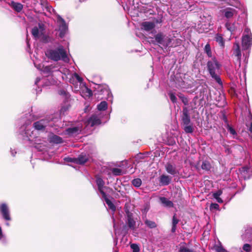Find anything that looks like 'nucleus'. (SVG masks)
Masks as SVG:
<instances>
[{"mask_svg":"<svg viewBox=\"0 0 252 252\" xmlns=\"http://www.w3.org/2000/svg\"><path fill=\"white\" fill-rule=\"evenodd\" d=\"M63 139L60 136L53 134L50 137V142L55 144H60L63 143Z\"/></svg>","mask_w":252,"mask_h":252,"instance_id":"nucleus-20","label":"nucleus"},{"mask_svg":"<svg viewBox=\"0 0 252 252\" xmlns=\"http://www.w3.org/2000/svg\"><path fill=\"white\" fill-rule=\"evenodd\" d=\"M124 211L126 214V216H129L130 215L133 214L131 212L129 211V207L128 204H126L124 207Z\"/></svg>","mask_w":252,"mask_h":252,"instance_id":"nucleus-44","label":"nucleus"},{"mask_svg":"<svg viewBox=\"0 0 252 252\" xmlns=\"http://www.w3.org/2000/svg\"><path fill=\"white\" fill-rule=\"evenodd\" d=\"M145 224L150 228H155L157 227V224L154 221L150 220H149L146 219L145 220Z\"/></svg>","mask_w":252,"mask_h":252,"instance_id":"nucleus-28","label":"nucleus"},{"mask_svg":"<svg viewBox=\"0 0 252 252\" xmlns=\"http://www.w3.org/2000/svg\"><path fill=\"white\" fill-rule=\"evenodd\" d=\"M0 213L4 220L8 221L11 220L9 209L5 203H2L0 205Z\"/></svg>","mask_w":252,"mask_h":252,"instance_id":"nucleus-6","label":"nucleus"},{"mask_svg":"<svg viewBox=\"0 0 252 252\" xmlns=\"http://www.w3.org/2000/svg\"><path fill=\"white\" fill-rule=\"evenodd\" d=\"M224 149H225V153H227V154L231 153V151L230 150V148L229 147L228 145H227L226 144L223 145Z\"/></svg>","mask_w":252,"mask_h":252,"instance_id":"nucleus-49","label":"nucleus"},{"mask_svg":"<svg viewBox=\"0 0 252 252\" xmlns=\"http://www.w3.org/2000/svg\"><path fill=\"white\" fill-rule=\"evenodd\" d=\"M10 6L16 12H20L22 11L23 6L19 2H14L12 1L10 4Z\"/></svg>","mask_w":252,"mask_h":252,"instance_id":"nucleus-16","label":"nucleus"},{"mask_svg":"<svg viewBox=\"0 0 252 252\" xmlns=\"http://www.w3.org/2000/svg\"><path fill=\"white\" fill-rule=\"evenodd\" d=\"M86 93H87V95L89 97L93 95V92L92 90L87 87L86 88Z\"/></svg>","mask_w":252,"mask_h":252,"instance_id":"nucleus-50","label":"nucleus"},{"mask_svg":"<svg viewBox=\"0 0 252 252\" xmlns=\"http://www.w3.org/2000/svg\"><path fill=\"white\" fill-rule=\"evenodd\" d=\"M141 27L144 30L146 31H150L155 27V24L153 22L146 21L141 23Z\"/></svg>","mask_w":252,"mask_h":252,"instance_id":"nucleus-12","label":"nucleus"},{"mask_svg":"<svg viewBox=\"0 0 252 252\" xmlns=\"http://www.w3.org/2000/svg\"><path fill=\"white\" fill-rule=\"evenodd\" d=\"M232 51V56L235 58L237 62L240 63L242 54L239 42H235L234 43Z\"/></svg>","mask_w":252,"mask_h":252,"instance_id":"nucleus-7","label":"nucleus"},{"mask_svg":"<svg viewBox=\"0 0 252 252\" xmlns=\"http://www.w3.org/2000/svg\"><path fill=\"white\" fill-rule=\"evenodd\" d=\"M165 36L162 32H158L155 35V41L163 46Z\"/></svg>","mask_w":252,"mask_h":252,"instance_id":"nucleus-18","label":"nucleus"},{"mask_svg":"<svg viewBox=\"0 0 252 252\" xmlns=\"http://www.w3.org/2000/svg\"><path fill=\"white\" fill-rule=\"evenodd\" d=\"M126 225L124 226V228H126Z\"/></svg>","mask_w":252,"mask_h":252,"instance_id":"nucleus-64","label":"nucleus"},{"mask_svg":"<svg viewBox=\"0 0 252 252\" xmlns=\"http://www.w3.org/2000/svg\"><path fill=\"white\" fill-rule=\"evenodd\" d=\"M222 193V191L220 189L213 194L214 198H215L217 200V202L220 203H222L223 202L222 199L220 197Z\"/></svg>","mask_w":252,"mask_h":252,"instance_id":"nucleus-24","label":"nucleus"},{"mask_svg":"<svg viewBox=\"0 0 252 252\" xmlns=\"http://www.w3.org/2000/svg\"><path fill=\"white\" fill-rule=\"evenodd\" d=\"M58 21L61 22L60 25V30H67V26L64 20L60 16L58 15L57 17Z\"/></svg>","mask_w":252,"mask_h":252,"instance_id":"nucleus-22","label":"nucleus"},{"mask_svg":"<svg viewBox=\"0 0 252 252\" xmlns=\"http://www.w3.org/2000/svg\"><path fill=\"white\" fill-rule=\"evenodd\" d=\"M178 96L179 98L182 100V102L185 105H187L189 104V100L188 97H186L184 94L181 93H180L178 94Z\"/></svg>","mask_w":252,"mask_h":252,"instance_id":"nucleus-29","label":"nucleus"},{"mask_svg":"<svg viewBox=\"0 0 252 252\" xmlns=\"http://www.w3.org/2000/svg\"><path fill=\"white\" fill-rule=\"evenodd\" d=\"M66 94V92L64 90H61L60 91V94Z\"/></svg>","mask_w":252,"mask_h":252,"instance_id":"nucleus-59","label":"nucleus"},{"mask_svg":"<svg viewBox=\"0 0 252 252\" xmlns=\"http://www.w3.org/2000/svg\"><path fill=\"white\" fill-rule=\"evenodd\" d=\"M243 250L246 252H251L252 251V246L249 244H245L243 246Z\"/></svg>","mask_w":252,"mask_h":252,"instance_id":"nucleus-42","label":"nucleus"},{"mask_svg":"<svg viewBox=\"0 0 252 252\" xmlns=\"http://www.w3.org/2000/svg\"><path fill=\"white\" fill-rule=\"evenodd\" d=\"M226 128L227 129V130L230 132V133L231 134H232L233 135H237V133H236L235 130L229 125H227V126H226Z\"/></svg>","mask_w":252,"mask_h":252,"instance_id":"nucleus-43","label":"nucleus"},{"mask_svg":"<svg viewBox=\"0 0 252 252\" xmlns=\"http://www.w3.org/2000/svg\"><path fill=\"white\" fill-rule=\"evenodd\" d=\"M65 160L67 162H74L75 163H76V158H65Z\"/></svg>","mask_w":252,"mask_h":252,"instance_id":"nucleus-47","label":"nucleus"},{"mask_svg":"<svg viewBox=\"0 0 252 252\" xmlns=\"http://www.w3.org/2000/svg\"><path fill=\"white\" fill-rule=\"evenodd\" d=\"M102 198L104 199L106 204L107 205L109 209L112 211H115L116 208L115 205L111 202V201L108 198L107 195L105 194L104 195H102Z\"/></svg>","mask_w":252,"mask_h":252,"instance_id":"nucleus-15","label":"nucleus"},{"mask_svg":"<svg viewBox=\"0 0 252 252\" xmlns=\"http://www.w3.org/2000/svg\"><path fill=\"white\" fill-rule=\"evenodd\" d=\"M162 22L161 20V19H159V20H157L156 21V23H160Z\"/></svg>","mask_w":252,"mask_h":252,"instance_id":"nucleus-62","label":"nucleus"},{"mask_svg":"<svg viewBox=\"0 0 252 252\" xmlns=\"http://www.w3.org/2000/svg\"><path fill=\"white\" fill-rule=\"evenodd\" d=\"M250 32V30L248 28H246L244 30V32L246 33L247 34L249 35V33Z\"/></svg>","mask_w":252,"mask_h":252,"instance_id":"nucleus-58","label":"nucleus"},{"mask_svg":"<svg viewBox=\"0 0 252 252\" xmlns=\"http://www.w3.org/2000/svg\"><path fill=\"white\" fill-rule=\"evenodd\" d=\"M49 37L48 36H44L42 38V41L43 43H48L49 42Z\"/></svg>","mask_w":252,"mask_h":252,"instance_id":"nucleus-52","label":"nucleus"},{"mask_svg":"<svg viewBox=\"0 0 252 252\" xmlns=\"http://www.w3.org/2000/svg\"><path fill=\"white\" fill-rule=\"evenodd\" d=\"M176 230V225H172L171 231L172 233H174Z\"/></svg>","mask_w":252,"mask_h":252,"instance_id":"nucleus-57","label":"nucleus"},{"mask_svg":"<svg viewBox=\"0 0 252 252\" xmlns=\"http://www.w3.org/2000/svg\"><path fill=\"white\" fill-rule=\"evenodd\" d=\"M225 26L227 30L231 32H232L235 30L234 24H231L230 22H226L225 24Z\"/></svg>","mask_w":252,"mask_h":252,"instance_id":"nucleus-34","label":"nucleus"},{"mask_svg":"<svg viewBox=\"0 0 252 252\" xmlns=\"http://www.w3.org/2000/svg\"><path fill=\"white\" fill-rule=\"evenodd\" d=\"M179 252H196L194 250L189 249L187 247H181L179 249Z\"/></svg>","mask_w":252,"mask_h":252,"instance_id":"nucleus-33","label":"nucleus"},{"mask_svg":"<svg viewBox=\"0 0 252 252\" xmlns=\"http://www.w3.org/2000/svg\"><path fill=\"white\" fill-rule=\"evenodd\" d=\"M220 64L215 57L213 58L212 60L208 61L207 63V70L211 77L219 85H222L221 79L218 74L220 69Z\"/></svg>","mask_w":252,"mask_h":252,"instance_id":"nucleus-1","label":"nucleus"},{"mask_svg":"<svg viewBox=\"0 0 252 252\" xmlns=\"http://www.w3.org/2000/svg\"><path fill=\"white\" fill-rule=\"evenodd\" d=\"M235 2L236 3H238V1L237 0H235Z\"/></svg>","mask_w":252,"mask_h":252,"instance_id":"nucleus-63","label":"nucleus"},{"mask_svg":"<svg viewBox=\"0 0 252 252\" xmlns=\"http://www.w3.org/2000/svg\"><path fill=\"white\" fill-rule=\"evenodd\" d=\"M50 120L48 119H43L34 122L33 124L34 128L38 131L43 132L45 131L46 127L49 125Z\"/></svg>","mask_w":252,"mask_h":252,"instance_id":"nucleus-5","label":"nucleus"},{"mask_svg":"<svg viewBox=\"0 0 252 252\" xmlns=\"http://www.w3.org/2000/svg\"><path fill=\"white\" fill-rule=\"evenodd\" d=\"M66 30H60V33H59V36L61 38H63L64 37Z\"/></svg>","mask_w":252,"mask_h":252,"instance_id":"nucleus-51","label":"nucleus"},{"mask_svg":"<svg viewBox=\"0 0 252 252\" xmlns=\"http://www.w3.org/2000/svg\"><path fill=\"white\" fill-rule=\"evenodd\" d=\"M171 180V178L169 176L163 174L160 176L159 184L161 186H167L170 183Z\"/></svg>","mask_w":252,"mask_h":252,"instance_id":"nucleus-11","label":"nucleus"},{"mask_svg":"<svg viewBox=\"0 0 252 252\" xmlns=\"http://www.w3.org/2000/svg\"><path fill=\"white\" fill-rule=\"evenodd\" d=\"M112 172L114 175L119 176L122 174V170L118 168H114L112 169Z\"/></svg>","mask_w":252,"mask_h":252,"instance_id":"nucleus-38","label":"nucleus"},{"mask_svg":"<svg viewBox=\"0 0 252 252\" xmlns=\"http://www.w3.org/2000/svg\"><path fill=\"white\" fill-rule=\"evenodd\" d=\"M76 159L77 161L76 164H84L88 161V158L85 155L82 154L79 155L78 157L76 158Z\"/></svg>","mask_w":252,"mask_h":252,"instance_id":"nucleus-19","label":"nucleus"},{"mask_svg":"<svg viewBox=\"0 0 252 252\" xmlns=\"http://www.w3.org/2000/svg\"><path fill=\"white\" fill-rule=\"evenodd\" d=\"M179 221V220L176 218V214H174L172 218V225H177Z\"/></svg>","mask_w":252,"mask_h":252,"instance_id":"nucleus-46","label":"nucleus"},{"mask_svg":"<svg viewBox=\"0 0 252 252\" xmlns=\"http://www.w3.org/2000/svg\"><path fill=\"white\" fill-rule=\"evenodd\" d=\"M79 128L77 126H74L72 127H69L66 129V132L69 135H72L74 134L78 133Z\"/></svg>","mask_w":252,"mask_h":252,"instance_id":"nucleus-23","label":"nucleus"},{"mask_svg":"<svg viewBox=\"0 0 252 252\" xmlns=\"http://www.w3.org/2000/svg\"><path fill=\"white\" fill-rule=\"evenodd\" d=\"M168 95L172 102L173 103H176L177 101V98L175 96V94L171 91H170L168 93Z\"/></svg>","mask_w":252,"mask_h":252,"instance_id":"nucleus-35","label":"nucleus"},{"mask_svg":"<svg viewBox=\"0 0 252 252\" xmlns=\"http://www.w3.org/2000/svg\"><path fill=\"white\" fill-rule=\"evenodd\" d=\"M220 113L221 114V119L224 121L225 124L226 125V126H227V125H229V124H228V121L227 117L225 114V111L224 110L221 111Z\"/></svg>","mask_w":252,"mask_h":252,"instance_id":"nucleus-36","label":"nucleus"},{"mask_svg":"<svg viewBox=\"0 0 252 252\" xmlns=\"http://www.w3.org/2000/svg\"><path fill=\"white\" fill-rule=\"evenodd\" d=\"M215 40L218 42L220 46L223 47L224 46V42L222 35L218 33L216 35Z\"/></svg>","mask_w":252,"mask_h":252,"instance_id":"nucleus-25","label":"nucleus"},{"mask_svg":"<svg viewBox=\"0 0 252 252\" xmlns=\"http://www.w3.org/2000/svg\"><path fill=\"white\" fill-rule=\"evenodd\" d=\"M142 184V181L139 178L134 179L132 181V184L135 187H139Z\"/></svg>","mask_w":252,"mask_h":252,"instance_id":"nucleus-32","label":"nucleus"},{"mask_svg":"<svg viewBox=\"0 0 252 252\" xmlns=\"http://www.w3.org/2000/svg\"><path fill=\"white\" fill-rule=\"evenodd\" d=\"M2 238V233L1 228L0 226V240Z\"/></svg>","mask_w":252,"mask_h":252,"instance_id":"nucleus-60","label":"nucleus"},{"mask_svg":"<svg viewBox=\"0 0 252 252\" xmlns=\"http://www.w3.org/2000/svg\"><path fill=\"white\" fill-rule=\"evenodd\" d=\"M126 217L128 227L132 230H134L135 229L136 221L133 219V214L127 216Z\"/></svg>","mask_w":252,"mask_h":252,"instance_id":"nucleus-13","label":"nucleus"},{"mask_svg":"<svg viewBox=\"0 0 252 252\" xmlns=\"http://www.w3.org/2000/svg\"><path fill=\"white\" fill-rule=\"evenodd\" d=\"M220 12L221 15L227 19H231L237 15V11L234 8L228 7L222 8Z\"/></svg>","mask_w":252,"mask_h":252,"instance_id":"nucleus-4","label":"nucleus"},{"mask_svg":"<svg viewBox=\"0 0 252 252\" xmlns=\"http://www.w3.org/2000/svg\"><path fill=\"white\" fill-rule=\"evenodd\" d=\"M107 103L105 101H101L98 105L97 109L99 111H104L107 108Z\"/></svg>","mask_w":252,"mask_h":252,"instance_id":"nucleus-27","label":"nucleus"},{"mask_svg":"<svg viewBox=\"0 0 252 252\" xmlns=\"http://www.w3.org/2000/svg\"><path fill=\"white\" fill-rule=\"evenodd\" d=\"M171 40H172L170 38L168 37H165L164 41V42L163 44V46H164V47H167L168 46H169L171 42Z\"/></svg>","mask_w":252,"mask_h":252,"instance_id":"nucleus-41","label":"nucleus"},{"mask_svg":"<svg viewBox=\"0 0 252 252\" xmlns=\"http://www.w3.org/2000/svg\"><path fill=\"white\" fill-rule=\"evenodd\" d=\"M201 168L206 171H209L211 169V164L208 161H205L202 162Z\"/></svg>","mask_w":252,"mask_h":252,"instance_id":"nucleus-31","label":"nucleus"},{"mask_svg":"<svg viewBox=\"0 0 252 252\" xmlns=\"http://www.w3.org/2000/svg\"><path fill=\"white\" fill-rule=\"evenodd\" d=\"M182 124L184 126V130L187 133H191L194 131L192 124H190L191 121L188 109L187 107L183 108V115L182 116Z\"/></svg>","mask_w":252,"mask_h":252,"instance_id":"nucleus-3","label":"nucleus"},{"mask_svg":"<svg viewBox=\"0 0 252 252\" xmlns=\"http://www.w3.org/2000/svg\"><path fill=\"white\" fill-rule=\"evenodd\" d=\"M251 119H252V122L250 124V126H249V131L251 132V133H252V115H251Z\"/></svg>","mask_w":252,"mask_h":252,"instance_id":"nucleus-55","label":"nucleus"},{"mask_svg":"<svg viewBox=\"0 0 252 252\" xmlns=\"http://www.w3.org/2000/svg\"><path fill=\"white\" fill-rule=\"evenodd\" d=\"M74 76L75 78L77 80L78 82L82 83L83 81V79L80 77L77 73H75L74 74Z\"/></svg>","mask_w":252,"mask_h":252,"instance_id":"nucleus-48","label":"nucleus"},{"mask_svg":"<svg viewBox=\"0 0 252 252\" xmlns=\"http://www.w3.org/2000/svg\"><path fill=\"white\" fill-rule=\"evenodd\" d=\"M44 70H45V71H46L48 72H50L51 68L49 66H46L45 67Z\"/></svg>","mask_w":252,"mask_h":252,"instance_id":"nucleus-56","label":"nucleus"},{"mask_svg":"<svg viewBox=\"0 0 252 252\" xmlns=\"http://www.w3.org/2000/svg\"><path fill=\"white\" fill-rule=\"evenodd\" d=\"M46 56L54 61H59L61 59L65 60L67 58L66 53L63 46L59 47L56 50L48 49L45 52Z\"/></svg>","mask_w":252,"mask_h":252,"instance_id":"nucleus-2","label":"nucleus"},{"mask_svg":"<svg viewBox=\"0 0 252 252\" xmlns=\"http://www.w3.org/2000/svg\"><path fill=\"white\" fill-rule=\"evenodd\" d=\"M218 103L217 105L218 107H222L226 104V101L225 100V97L223 95H221L220 94L219 96V99L218 100Z\"/></svg>","mask_w":252,"mask_h":252,"instance_id":"nucleus-26","label":"nucleus"},{"mask_svg":"<svg viewBox=\"0 0 252 252\" xmlns=\"http://www.w3.org/2000/svg\"><path fill=\"white\" fill-rule=\"evenodd\" d=\"M96 183L98 187V190L101 195H104L106 194L103 190V189L105 187L104 181L100 177H97L96 178Z\"/></svg>","mask_w":252,"mask_h":252,"instance_id":"nucleus-10","label":"nucleus"},{"mask_svg":"<svg viewBox=\"0 0 252 252\" xmlns=\"http://www.w3.org/2000/svg\"><path fill=\"white\" fill-rule=\"evenodd\" d=\"M89 124L91 126L95 125H98L101 124V122L99 118L96 116H92L88 120Z\"/></svg>","mask_w":252,"mask_h":252,"instance_id":"nucleus-14","label":"nucleus"},{"mask_svg":"<svg viewBox=\"0 0 252 252\" xmlns=\"http://www.w3.org/2000/svg\"><path fill=\"white\" fill-rule=\"evenodd\" d=\"M130 248L132 250V252H139L140 251L139 247L136 244H131Z\"/></svg>","mask_w":252,"mask_h":252,"instance_id":"nucleus-40","label":"nucleus"},{"mask_svg":"<svg viewBox=\"0 0 252 252\" xmlns=\"http://www.w3.org/2000/svg\"><path fill=\"white\" fill-rule=\"evenodd\" d=\"M250 170V168L247 166H245L242 167V173L245 174V173H247L248 171Z\"/></svg>","mask_w":252,"mask_h":252,"instance_id":"nucleus-53","label":"nucleus"},{"mask_svg":"<svg viewBox=\"0 0 252 252\" xmlns=\"http://www.w3.org/2000/svg\"><path fill=\"white\" fill-rule=\"evenodd\" d=\"M32 33L35 38H38L39 37L38 28L36 27L33 28L32 30Z\"/></svg>","mask_w":252,"mask_h":252,"instance_id":"nucleus-37","label":"nucleus"},{"mask_svg":"<svg viewBox=\"0 0 252 252\" xmlns=\"http://www.w3.org/2000/svg\"><path fill=\"white\" fill-rule=\"evenodd\" d=\"M160 201L161 203L166 207L171 208L173 207L174 204L173 202L169 200H168L167 198L165 197H160Z\"/></svg>","mask_w":252,"mask_h":252,"instance_id":"nucleus-17","label":"nucleus"},{"mask_svg":"<svg viewBox=\"0 0 252 252\" xmlns=\"http://www.w3.org/2000/svg\"><path fill=\"white\" fill-rule=\"evenodd\" d=\"M108 88V86L106 85H99L97 87V90L98 92L101 93V94L105 93L108 95L109 93V90Z\"/></svg>","mask_w":252,"mask_h":252,"instance_id":"nucleus-21","label":"nucleus"},{"mask_svg":"<svg viewBox=\"0 0 252 252\" xmlns=\"http://www.w3.org/2000/svg\"><path fill=\"white\" fill-rule=\"evenodd\" d=\"M104 189H106L107 191L109 193L113 191V189L108 187H105Z\"/></svg>","mask_w":252,"mask_h":252,"instance_id":"nucleus-54","label":"nucleus"},{"mask_svg":"<svg viewBox=\"0 0 252 252\" xmlns=\"http://www.w3.org/2000/svg\"><path fill=\"white\" fill-rule=\"evenodd\" d=\"M210 210L211 211H213L214 210H219L220 207L219 204L215 203H212L211 204L210 206Z\"/></svg>","mask_w":252,"mask_h":252,"instance_id":"nucleus-39","label":"nucleus"},{"mask_svg":"<svg viewBox=\"0 0 252 252\" xmlns=\"http://www.w3.org/2000/svg\"><path fill=\"white\" fill-rule=\"evenodd\" d=\"M252 45V35L246 34L242 36V46L243 50H246L251 48Z\"/></svg>","mask_w":252,"mask_h":252,"instance_id":"nucleus-8","label":"nucleus"},{"mask_svg":"<svg viewBox=\"0 0 252 252\" xmlns=\"http://www.w3.org/2000/svg\"><path fill=\"white\" fill-rule=\"evenodd\" d=\"M165 168L166 172L172 175L175 176L178 173L175 165L172 163L167 162L165 165Z\"/></svg>","mask_w":252,"mask_h":252,"instance_id":"nucleus-9","label":"nucleus"},{"mask_svg":"<svg viewBox=\"0 0 252 252\" xmlns=\"http://www.w3.org/2000/svg\"><path fill=\"white\" fill-rule=\"evenodd\" d=\"M204 52L206 53L207 55V56L211 58L212 57V53L211 51V46L209 43H207L204 48Z\"/></svg>","mask_w":252,"mask_h":252,"instance_id":"nucleus-30","label":"nucleus"},{"mask_svg":"<svg viewBox=\"0 0 252 252\" xmlns=\"http://www.w3.org/2000/svg\"><path fill=\"white\" fill-rule=\"evenodd\" d=\"M39 28L41 29H43V25L41 24H38Z\"/></svg>","mask_w":252,"mask_h":252,"instance_id":"nucleus-61","label":"nucleus"},{"mask_svg":"<svg viewBox=\"0 0 252 252\" xmlns=\"http://www.w3.org/2000/svg\"><path fill=\"white\" fill-rule=\"evenodd\" d=\"M215 250L216 252H226V250L221 246H217Z\"/></svg>","mask_w":252,"mask_h":252,"instance_id":"nucleus-45","label":"nucleus"}]
</instances>
